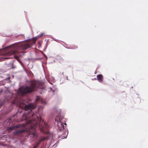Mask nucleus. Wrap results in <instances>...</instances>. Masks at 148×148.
<instances>
[{
    "label": "nucleus",
    "mask_w": 148,
    "mask_h": 148,
    "mask_svg": "<svg viewBox=\"0 0 148 148\" xmlns=\"http://www.w3.org/2000/svg\"><path fill=\"white\" fill-rule=\"evenodd\" d=\"M42 35L43 34H42L41 36H36L33 39L32 41H31L29 40H28L13 45L12 46L13 49L9 52L8 53V54L10 55L13 54L17 55L18 53V52L25 50L31 47L30 44L31 42L33 44H34L36 40Z\"/></svg>",
    "instance_id": "obj_1"
},
{
    "label": "nucleus",
    "mask_w": 148,
    "mask_h": 148,
    "mask_svg": "<svg viewBox=\"0 0 148 148\" xmlns=\"http://www.w3.org/2000/svg\"><path fill=\"white\" fill-rule=\"evenodd\" d=\"M30 86H26L24 87L20 88L18 89V92L21 94H23L27 93L32 92L34 90L36 87L35 84L36 82L34 81L30 82Z\"/></svg>",
    "instance_id": "obj_2"
},
{
    "label": "nucleus",
    "mask_w": 148,
    "mask_h": 148,
    "mask_svg": "<svg viewBox=\"0 0 148 148\" xmlns=\"http://www.w3.org/2000/svg\"><path fill=\"white\" fill-rule=\"evenodd\" d=\"M35 107V106L34 104L30 103L28 105L25 106H24V109L25 110H31L34 109Z\"/></svg>",
    "instance_id": "obj_3"
},
{
    "label": "nucleus",
    "mask_w": 148,
    "mask_h": 148,
    "mask_svg": "<svg viewBox=\"0 0 148 148\" xmlns=\"http://www.w3.org/2000/svg\"><path fill=\"white\" fill-rule=\"evenodd\" d=\"M97 79L99 82H102V75H97Z\"/></svg>",
    "instance_id": "obj_4"
},
{
    "label": "nucleus",
    "mask_w": 148,
    "mask_h": 148,
    "mask_svg": "<svg viewBox=\"0 0 148 148\" xmlns=\"http://www.w3.org/2000/svg\"><path fill=\"white\" fill-rule=\"evenodd\" d=\"M31 136L33 137L34 138H36L37 137V134L35 132H32L31 133Z\"/></svg>",
    "instance_id": "obj_5"
},
{
    "label": "nucleus",
    "mask_w": 148,
    "mask_h": 148,
    "mask_svg": "<svg viewBox=\"0 0 148 148\" xmlns=\"http://www.w3.org/2000/svg\"><path fill=\"white\" fill-rule=\"evenodd\" d=\"M42 98L40 97H37L36 99V101H40L41 102H42Z\"/></svg>",
    "instance_id": "obj_6"
},
{
    "label": "nucleus",
    "mask_w": 148,
    "mask_h": 148,
    "mask_svg": "<svg viewBox=\"0 0 148 148\" xmlns=\"http://www.w3.org/2000/svg\"><path fill=\"white\" fill-rule=\"evenodd\" d=\"M61 124L62 125V127L64 128V125L63 124V123H61Z\"/></svg>",
    "instance_id": "obj_7"
},
{
    "label": "nucleus",
    "mask_w": 148,
    "mask_h": 148,
    "mask_svg": "<svg viewBox=\"0 0 148 148\" xmlns=\"http://www.w3.org/2000/svg\"><path fill=\"white\" fill-rule=\"evenodd\" d=\"M13 127H10V129L11 130H13Z\"/></svg>",
    "instance_id": "obj_8"
},
{
    "label": "nucleus",
    "mask_w": 148,
    "mask_h": 148,
    "mask_svg": "<svg viewBox=\"0 0 148 148\" xmlns=\"http://www.w3.org/2000/svg\"><path fill=\"white\" fill-rule=\"evenodd\" d=\"M38 120V117H37V119H36L35 121H37Z\"/></svg>",
    "instance_id": "obj_9"
},
{
    "label": "nucleus",
    "mask_w": 148,
    "mask_h": 148,
    "mask_svg": "<svg viewBox=\"0 0 148 148\" xmlns=\"http://www.w3.org/2000/svg\"><path fill=\"white\" fill-rule=\"evenodd\" d=\"M15 58H16V59H17L18 58V57H17V56H16V57H15Z\"/></svg>",
    "instance_id": "obj_10"
},
{
    "label": "nucleus",
    "mask_w": 148,
    "mask_h": 148,
    "mask_svg": "<svg viewBox=\"0 0 148 148\" xmlns=\"http://www.w3.org/2000/svg\"><path fill=\"white\" fill-rule=\"evenodd\" d=\"M34 115V114H32V117Z\"/></svg>",
    "instance_id": "obj_11"
},
{
    "label": "nucleus",
    "mask_w": 148,
    "mask_h": 148,
    "mask_svg": "<svg viewBox=\"0 0 148 148\" xmlns=\"http://www.w3.org/2000/svg\"><path fill=\"white\" fill-rule=\"evenodd\" d=\"M64 124L65 125H66V123H64Z\"/></svg>",
    "instance_id": "obj_12"
},
{
    "label": "nucleus",
    "mask_w": 148,
    "mask_h": 148,
    "mask_svg": "<svg viewBox=\"0 0 148 148\" xmlns=\"http://www.w3.org/2000/svg\"><path fill=\"white\" fill-rule=\"evenodd\" d=\"M45 57L46 58H47V56H45Z\"/></svg>",
    "instance_id": "obj_13"
},
{
    "label": "nucleus",
    "mask_w": 148,
    "mask_h": 148,
    "mask_svg": "<svg viewBox=\"0 0 148 148\" xmlns=\"http://www.w3.org/2000/svg\"><path fill=\"white\" fill-rule=\"evenodd\" d=\"M32 128H34V129H35V128L34 127H32Z\"/></svg>",
    "instance_id": "obj_14"
},
{
    "label": "nucleus",
    "mask_w": 148,
    "mask_h": 148,
    "mask_svg": "<svg viewBox=\"0 0 148 148\" xmlns=\"http://www.w3.org/2000/svg\"><path fill=\"white\" fill-rule=\"evenodd\" d=\"M28 115H27V117H28Z\"/></svg>",
    "instance_id": "obj_15"
},
{
    "label": "nucleus",
    "mask_w": 148,
    "mask_h": 148,
    "mask_svg": "<svg viewBox=\"0 0 148 148\" xmlns=\"http://www.w3.org/2000/svg\"><path fill=\"white\" fill-rule=\"evenodd\" d=\"M20 132H22V131H20Z\"/></svg>",
    "instance_id": "obj_16"
},
{
    "label": "nucleus",
    "mask_w": 148,
    "mask_h": 148,
    "mask_svg": "<svg viewBox=\"0 0 148 148\" xmlns=\"http://www.w3.org/2000/svg\"><path fill=\"white\" fill-rule=\"evenodd\" d=\"M41 119L40 118V121Z\"/></svg>",
    "instance_id": "obj_17"
}]
</instances>
